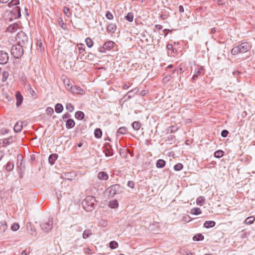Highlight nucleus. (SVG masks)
<instances>
[{"label": "nucleus", "mask_w": 255, "mask_h": 255, "mask_svg": "<svg viewBox=\"0 0 255 255\" xmlns=\"http://www.w3.org/2000/svg\"><path fill=\"white\" fill-rule=\"evenodd\" d=\"M95 199L91 196H88L83 201L84 208L87 211H92L95 207Z\"/></svg>", "instance_id": "1"}, {"label": "nucleus", "mask_w": 255, "mask_h": 255, "mask_svg": "<svg viewBox=\"0 0 255 255\" xmlns=\"http://www.w3.org/2000/svg\"><path fill=\"white\" fill-rule=\"evenodd\" d=\"M23 46L17 44L11 48V53L15 58H20L23 54Z\"/></svg>", "instance_id": "2"}, {"label": "nucleus", "mask_w": 255, "mask_h": 255, "mask_svg": "<svg viewBox=\"0 0 255 255\" xmlns=\"http://www.w3.org/2000/svg\"><path fill=\"white\" fill-rule=\"evenodd\" d=\"M41 230L47 233L50 231L53 228V221L52 219L49 218L48 219L43 221L40 224Z\"/></svg>", "instance_id": "3"}, {"label": "nucleus", "mask_w": 255, "mask_h": 255, "mask_svg": "<svg viewBox=\"0 0 255 255\" xmlns=\"http://www.w3.org/2000/svg\"><path fill=\"white\" fill-rule=\"evenodd\" d=\"M122 192L121 186L118 184L111 186L106 190V193L111 197L114 196L117 194H120Z\"/></svg>", "instance_id": "4"}, {"label": "nucleus", "mask_w": 255, "mask_h": 255, "mask_svg": "<svg viewBox=\"0 0 255 255\" xmlns=\"http://www.w3.org/2000/svg\"><path fill=\"white\" fill-rule=\"evenodd\" d=\"M16 39L18 44L22 45V46L26 44L28 42V39L27 35L22 31L17 33Z\"/></svg>", "instance_id": "5"}, {"label": "nucleus", "mask_w": 255, "mask_h": 255, "mask_svg": "<svg viewBox=\"0 0 255 255\" xmlns=\"http://www.w3.org/2000/svg\"><path fill=\"white\" fill-rule=\"evenodd\" d=\"M115 45V43L112 41H109L105 42L103 46L100 47L99 51L101 53H105L107 50H110L112 49Z\"/></svg>", "instance_id": "6"}, {"label": "nucleus", "mask_w": 255, "mask_h": 255, "mask_svg": "<svg viewBox=\"0 0 255 255\" xmlns=\"http://www.w3.org/2000/svg\"><path fill=\"white\" fill-rule=\"evenodd\" d=\"M240 51L241 53H245L250 50L252 45L248 42H243L239 45Z\"/></svg>", "instance_id": "7"}, {"label": "nucleus", "mask_w": 255, "mask_h": 255, "mask_svg": "<svg viewBox=\"0 0 255 255\" xmlns=\"http://www.w3.org/2000/svg\"><path fill=\"white\" fill-rule=\"evenodd\" d=\"M8 60V54L3 51H0V64H4Z\"/></svg>", "instance_id": "8"}, {"label": "nucleus", "mask_w": 255, "mask_h": 255, "mask_svg": "<svg viewBox=\"0 0 255 255\" xmlns=\"http://www.w3.org/2000/svg\"><path fill=\"white\" fill-rule=\"evenodd\" d=\"M26 229L28 233L33 236H36L37 235L35 227L32 225L30 222H28L26 224Z\"/></svg>", "instance_id": "9"}, {"label": "nucleus", "mask_w": 255, "mask_h": 255, "mask_svg": "<svg viewBox=\"0 0 255 255\" xmlns=\"http://www.w3.org/2000/svg\"><path fill=\"white\" fill-rule=\"evenodd\" d=\"M71 92L74 94L83 95L85 94V91L79 87L73 86L71 87Z\"/></svg>", "instance_id": "10"}, {"label": "nucleus", "mask_w": 255, "mask_h": 255, "mask_svg": "<svg viewBox=\"0 0 255 255\" xmlns=\"http://www.w3.org/2000/svg\"><path fill=\"white\" fill-rule=\"evenodd\" d=\"M11 13L14 15V18H18L21 16L20 9L18 6L14 7L11 11Z\"/></svg>", "instance_id": "11"}, {"label": "nucleus", "mask_w": 255, "mask_h": 255, "mask_svg": "<svg viewBox=\"0 0 255 255\" xmlns=\"http://www.w3.org/2000/svg\"><path fill=\"white\" fill-rule=\"evenodd\" d=\"M19 28V25L17 23H13L10 25L6 29L8 32L12 33L15 32Z\"/></svg>", "instance_id": "12"}, {"label": "nucleus", "mask_w": 255, "mask_h": 255, "mask_svg": "<svg viewBox=\"0 0 255 255\" xmlns=\"http://www.w3.org/2000/svg\"><path fill=\"white\" fill-rule=\"evenodd\" d=\"M7 229L5 221H0V234L4 233Z\"/></svg>", "instance_id": "13"}, {"label": "nucleus", "mask_w": 255, "mask_h": 255, "mask_svg": "<svg viewBox=\"0 0 255 255\" xmlns=\"http://www.w3.org/2000/svg\"><path fill=\"white\" fill-rule=\"evenodd\" d=\"M203 68L202 67H200L198 68V69H196L195 73L192 77V79L193 80L196 79L198 77V76L201 74V73L203 71Z\"/></svg>", "instance_id": "14"}, {"label": "nucleus", "mask_w": 255, "mask_h": 255, "mask_svg": "<svg viewBox=\"0 0 255 255\" xmlns=\"http://www.w3.org/2000/svg\"><path fill=\"white\" fill-rule=\"evenodd\" d=\"M98 177L100 180H107L109 178V176L106 172L101 171L98 173Z\"/></svg>", "instance_id": "15"}, {"label": "nucleus", "mask_w": 255, "mask_h": 255, "mask_svg": "<svg viewBox=\"0 0 255 255\" xmlns=\"http://www.w3.org/2000/svg\"><path fill=\"white\" fill-rule=\"evenodd\" d=\"M22 129V122H17L14 127V130L16 132H20Z\"/></svg>", "instance_id": "16"}, {"label": "nucleus", "mask_w": 255, "mask_h": 255, "mask_svg": "<svg viewBox=\"0 0 255 255\" xmlns=\"http://www.w3.org/2000/svg\"><path fill=\"white\" fill-rule=\"evenodd\" d=\"M57 157L58 155L56 154H51L48 158L49 163L51 165L53 164Z\"/></svg>", "instance_id": "17"}, {"label": "nucleus", "mask_w": 255, "mask_h": 255, "mask_svg": "<svg viewBox=\"0 0 255 255\" xmlns=\"http://www.w3.org/2000/svg\"><path fill=\"white\" fill-rule=\"evenodd\" d=\"M215 225V222L212 221H207L204 223V226L206 228L213 227Z\"/></svg>", "instance_id": "18"}, {"label": "nucleus", "mask_w": 255, "mask_h": 255, "mask_svg": "<svg viewBox=\"0 0 255 255\" xmlns=\"http://www.w3.org/2000/svg\"><path fill=\"white\" fill-rule=\"evenodd\" d=\"M165 165V161L163 159H158L156 163V166L157 168H163Z\"/></svg>", "instance_id": "19"}, {"label": "nucleus", "mask_w": 255, "mask_h": 255, "mask_svg": "<svg viewBox=\"0 0 255 255\" xmlns=\"http://www.w3.org/2000/svg\"><path fill=\"white\" fill-rule=\"evenodd\" d=\"M117 29V26L115 24L111 23L107 27V31L114 33Z\"/></svg>", "instance_id": "20"}, {"label": "nucleus", "mask_w": 255, "mask_h": 255, "mask_svg": "<svg viewBox=\"0 0 255 255\" xmlns=\"http://www.w3.org/2000/svg\"><path fill=\"white\" fill-rule=\"evenodd\" d=\"M75 126V122L72 119H69L67 121L66 126L68 128H72Z\"/></svg>", "instance_id": "21"}, {"label": "nucleus", "mask_w": 255, "mask_h": 255, "mask_svg": "<svg viewBox=\"0 0 255 255\" xmlns=\"http://www.w3.org/2000/svg\"><path fill=\"white\" fill-rule=\"evenodd\" d=\"M23 157L21 154H18L17 156V166L18 168L22 166L23 164L22 161Z\"/></svg>", "instance_id": "22"}, {"label": "nucleus", "mask_w": 255, "mask_h": 255, "mask_svg": "<svg viewBox=\"0 0 255 255\" xmlns=\"http://www.w3.org/2000/svg\"><path fill=\"white\" fill-rule=\"evenodd\" d=\"M63 110V106L61 104H57L55 107V110L57 113H60Z\"/></svg>", "instance_id": "23"}, {"label": "nucleus", "mask_w": 255, "mask_h": 255, "mask_svg": "<svg viewBox=\"0 0 255 255\" xmlns=\"http://www.w3.org/2000/svg\"><path fill=\"white\" fill-rule=\"evenodd\" d=\"M255 220V218L254 216H250L248 217L245 221V223L247 225L252 224Z\"/></svg>", "instance_id": "24"}, {"label": "nucleus", "mask_w": 255, "mask_h": 255, "mask_svg": "<svg viewBox=\"0 0 255 255\" xmlns=\"http://www.w3.org/2000/svg\"><path fill=\"white\" fill-rule=\"evenodd\" d=\"M75 116L78 120H82L84 118V114L81 111H78L75 113Z\"/></svg>", "instance_id": "25"}, {"label": "nucleus", "mask_w": 255, "mask_h": 255, "mask_svg": "<svg viewBox=\"0 0 255 255\" xmlns=\"http://www.w3.org/2000/svg\"><path fill=\"white\" fill-rule=\"evenodd\" d=\"M205 203V198L203 196L199 197L196 200V204L199 206H202Z\"/></svg>", "instance_id": "26"}, {"label": "nucleus", "mask_w": 255, "mask_h": 255, "mask_svg": "<svg viewBox=\"0 0 255 255\" xmlns=\"http://www.w3.org/2000/svg\"><path fill=\"white\" fill-rule=\"evenodd\" d=\"M109 206L112 208H116L118 207L119 204L117 200H114L110 202Z\"/></svg>", "instance_id": "27"}, {"label": "nucleus", "mask_w": 255, "mask_h": 255, "mask_svg": "<svg viewBox=\"0 0 255 255\" xmlns=\"http://www.w3.org/2000/svg\"><path fill=\"white\" fill-rule=\"evenodd\" d=\"M201 213V210L199 208H194L191 210V214L198 215Z\"/></svg>", "instance_id": "28"}, {"label": "nucleus", "mask_w": 255, "mask_h": 255, "mask_svg": "<svg viewBox=\"0 0 255 255\" xmlns=\"http://www.w3.org/2000/svg\"><path fill=\"white\" fill-rule=\"evenodd\" d=\"M132 127L134 130H138L141 127V124L139 122L135 121L132 123Z\"/></svg>", "instance_id": "29"}, {"label": "nucleus", "mask_w": 255, "mask_h": 255, "mask_svg": "<svg viewBox=\"0 0 255 255\" xmlns=\"http://www.w3.org/2000/svg\"><path fill=\"white\" fill-rule=\"evenodd\" d=\"M240 48L239 45L236 47H234L231 50V53L234 55H236L238 53H240Z\"/></svg>", "instance_id": "30"}, {"label": "nucleus", "mask_w": 255, "mask_h": 255, "mask_svg": "<svg viewBox=\"0 0 255 255\" xmlns=\"http://www.w3.org/2000/svg\"><path fill=\"white\" fill-rule=\"evenodd\" d=\"M85 42H86L87 46L89 48L92 47L94 44V42H93L92 39L89 37L86 38Z\"/></svg>", "instance_id": "31"}, {"label": "nucleus", "mask_w": 255, "mask_h": 255, "mask_svg": "<svg viewBox=\"0 0 255 255\" xmlns=\"http://www.w3.org/2000/svg\"><path fill=\"white\" fill-rule=\"evenodd\" d=\"M16 97L17 100L16 105L17 106H19L21 104L22 101L23 97L20 94H16Z\"/></svg>", "instance_id": "32"}, {"label": "nucleus", "mask_w": 255, "mask_h": 255, "mask_svg": "<svg viewBox=\"0 0 255 255\" xmlns=\"http://www.w3.org/2000/svg\"><path fill=\"white\" fill-rule=\"evenodd\" d=\"M94 134L96 137L97 138H100L101 137L102 135V132L101 129L100 128H96L95 130Z\"/></svg>", "instance_id": "33"}, {"label": "nucleus", "mask_w": 255, "mask_h": 255, "mask_svg": "<svg viewBox=\"0 0 255 255\" xmlns=\"http://www.w3.org/2000/svg\"><path fill=\"white\" fill-rule=\"evenodd\" d=\"M63 12H64V14L66 15V16L68 17H70L71 16V12L70 11V9L67 7H63Z\"/></svg>", "instance_id": "34"}, {"label": "nucleus", "mask_w": 255, "mask_h": 255, "mask_svg": "<svg viewBox=\"0 0 255 255\" xmlns=\"http://www.w3.org/2000/svg\"><path fill=\"white\" fill-rule=\"evenodd\" d=\"M91 235H92V232L90 230H86L84 231L83 234V238L84 239H86L89 237Z\"/></svg>", "instance_id": "35"}, {"label": "nucleus", "mask_w": 255, "mask_h": 255, "mask_svg": "<svg viewBox=\"0 0 255 255\" xmlns=\"http://www.w3.org/2000/svg\"><path fill=\"white\" fill-rule=\"evenodd\" d=\"M138 90L137 88L133 89L130 91H129L128 94V95L129 98H131L134 96L137 92Z\"/></svg>", "instance_id": "36"}, {"label": "nucleus", "mask_w": 255, "mask_h": 255, "mask_svg": "<svg viewBox=\"0 0 255 255\" xmlns=\"http://www.w3.org/2000/svg\"><path fill=\"white\" fill-rule=\"evenodd\" d=\"M214 155L217 158H220L224 155V152L221 150H218L215 152Z\"/></svg>", "instance_id": "37"}, {"label": "nucleus", "mask_w": 255, "mask_h": 255, "mask_svg": "<svg viewBox=\"0 0 255 255\" xmlns=\"http://www.w3.org/2000/svg\"><path fill=\"white\" fill-rule=\"evenodd\" d=\"M14 168V164L12 163L8 162L6 166V170L7 171H11Z\"/></svg>", "instance_id": "38"}, {"label": "nucleus", "mask_w": 255, "mask_h": 255, "mask_svg": "<svg viewBox=\"0 0 255 255\" xmlns=\"http://www.w3.org/2000/svg\"><path fill=\"white\" fill-rule=\"evenodd\" d=\"M204 239V237L201 234H198L196 236H194L193 238V240L195 241H202Z\"/></svg>", "instance_id": "39"}, {"label": "nucleus", "mask_w": 255, "mask_h": 255, "mask_svg": "<svg viewBox=\"0 0 255 255\" xmlns=\"http://www.w3.org/2000/svg\"><path fill=\"white\" fill-rule=\"evenodd\" d=\"M64 83L65 84V88L67 90H70L71 91V87H73V86H72L71 83H70V81L68 80H64Z\"/></svg>", "instance_id": "40"}, {"label": "nucleus", "mask_w": 255, "mask_h": 255, "mask_svg": "<svg viewBox=\"0 0 255 255\" xmlns=\"http://www.w3.org/2000/svg\"><path fill=\"white\" fill-rule=\"evenodd\" d=\"M126 18L127 20H128L129 22H131L133 20V14L131 12H128L127 16H126Z\"/></svg>", "instance_id": "41"}, {"label": "nucleus", "mask_w": 255, "mask_h": 255, "mask_svg": "<svg viewBox=\"0 0 255 255\" xmlns=\"http://www.w3.org/2000/svg\"><path fill=\"white\" fill-rule=\"evenodd\" d=\"M9 76V74H8V72L7 71H3L2 72V82H4L6 80L7 77H8Z\"/></svg>", "instance_id": "42"}, {"label": "nucleus", "mask_w": 255, "mask_h": 255, "mask_svg": "<svg viewBox=\"0 0 255 255\" xmlns=\"http://www.w3.org/2000/svg\"><path fill=\"white\" fill-rule=\"evenodd\" d=\"M110 248L114 249L118 247V244L116 241H111L109 244Z\"/></svg>", "instance_id": "43"}, {"label": "nucleus", "mask_w": 255, "mask_h": 255, "mask_svg": "<svg viewBox=\"0 0 255 255\" xmlns=\"http://www.w3.org/2000/svg\"><path fill=\"white\" fill-rule=\"evenodd\" d=\"M127 131V128H126L125 127H121L118 129L117 132L119 134H124L126 133Z\"/></svg>", "instance_id": "44"}, {"label": "nucleus", "mask_w": 255, "mask_h": 255, "mask_svg": "<svg viewBox=\"0 0 255 255\" xmlns=\"http://www.w3.org/2000/svg\"><path fill=\"white\" fill-rule=\"evenodd\" d=\"M66 109L70 112H72L74 111V106L71 103H68L66 105Z\"/></svg>", "instance_id": "45"}, {"label": "nucleus", "mask_w": 255, "mask_h": 255, "mask_svg": "<svg viewBox=\"0 0 255 255\" xmlns=\"http://www.w3.org/2000/svg\"><path fill=\"white\" fill-rule=\"evenodd\" d=\"M19 229V225L17 223H13L11 226V229L13 231H16Z\"/></svg>", "instance_id": "46"}, {"label": "nucleus", "mask_w": 255, "mask_h": 255, "mask_svg": "<svg viewBox=\"0 0 255 255\" xmlns=\"http://www.w3.org/2000/svg\"><path fill=\"white\" fill-rule=\"evenodd\" d=\"M183 168V165L181 163H178L174 165V169L176 171H180Z\"/></svg>", "instance_id": "47"}, {"label": "nucleus", "mask_w": 255, "mask_h": 255, "mask_svg": "<svg viewBox=\"0 0 255 255\" xmlns=\"http://www.w3.org/2000/svg\"><path fill=\"white\" fill-rule=\"evenodd\" d=\"M106 17H107V18H108V19H110V20L113 19V15L112 14V13L109 11H108L106 12Z\"/></svg>", "instance_id": "48"}, {"label": "nucleus", "mask_w": 255, "mask_h": 255, "mask_svg": "<svg viewBox=\"0 0 255 255\" xmlns=\"http://www.w3.org/2000/svg\"><path fill=\"white\" fill-rule=\"evenodd\" d=\"M59 23L62 29H66V25L61 18L59 20Z\"/></svg>", "instance_id": "49"}, {"label": "nucleus", "mask_w": 255, "mask_h": 255, "mask_svg": "<svg viewBox=\"0 0 255 255\" xmlns=\"http://www.w3.org/2000/svg\"><path fill=\"white\" fill-rule=\"evenodd\" d=\"M113 154L112 151L110 149H107L105 151V155L107 157L112 156Z\"/></svg>", "instance_id": "50"}, {"label": "nucleus", "mask_w": 255, "mask_h": 255, "mask_svg": "<svg viewBox=\"0 0 255 255\" xmlns=\"http://www.w3.org/2000/svg\"><path fill=\"white\" fill-rule=\"evenodd\" d=\"M19 3V0H12L9 3L8 5L11 6V5H16Z\"/></svg>", "instance_id": "51"}, {"label": "nucleus", "mask_w": 255, "mask_h": 255, "mask_svg": "<svg viewBox=\"0 0 255 255\" xmlns=\"http://www.w3.org/2000/svg\"><path fill=\"white\" fill-rule=\"evenodd\" d=\"M46 113L49 115H52L54 113L53 109L51 107H48L46 110Z\"/></svg>", "instance_id": "52"}, {"label": "nucleus", "mask_w": 255, "mask_h": 255, "mask_svg": "<svg viewBox=\"0 0 255 255\" xmlns=\"http://www.w3.org/2000/svg\"><path fill=\"white\" fill-rule=\"evenodd\" d=\"M228 133L229 131L227 130L224 129L221 132V136L223 137H226L227 136Z\"/></svg>", "instance_id": "53"}, {"label": "nucleus", "mask_w": 255, "mask_h": 255, "mask_svg": "<svg viewBox=\"0 0 255 255\" xmlns=\"http://www.w3.org/2000/svg\"><path fill=\"white\" fill-rule=\"evenodd\" d=\"M128 186L132 189L134 188V182L132 181H129L128 183Z\"/></svg>", "instance_id": "54"}, {"label": "nucleus", "mask_w": 255, "mask_h": 255, "mask_svg": "<svg viewBox=\"0 0 255 255\" xmlns=\"http://www.w3.org/2000/svg\"><path fill=\"white\" fill-rule=\"evenodd\" d=\"M177 130V128H176L175 126H171V127H169V128L168 129V130L169 131L170 130L171 132H174V131H176Z\"/></svg>", "instance_id": "55"}, {"label": "nucleus", "mask_w": 255, "mask_h": 255, "mask_svg": "<svg viewBox=\"0 0 255 255\" xmlns=\"http://www.w3.org/2000/svg\"><path fill=\"white\" fill-rule=\"evenodd\" d=\"M181 254L182 255H192V254L191 252L185 250H183L181 252Z\"/></svg>", "instance_id": "56"}, {"label": "nucleus", "mask_w": 255, "mask_h": 255, "mask_svg": "<svg viewBox=\"0 0 255 255\" xmlns=\"http://www.w3.org/2000/svg\"><path fill=\"white\" fill-rule=\"evenodd\" d=\"M30 93L33 97H36V93L31 87H30Z\"/></svg>", "instance_id": "57"}, {"label": "nucleus", "mask_w": 255, "mask_h": 255, "mask_svg": "<svg viewBox=\"0 0 255 255\" xmlns=\"http://www.w3.org/2000/svg\"><path fill=\"white\" fill-rule=\"evenodd\" d=\"M85 253L88 255H90L92 254V251L89 248H86L85 249Z\"/></svg>", "instance_id": "58"}, {"label": "nucleus", "mask_w": 255, "mask_h": 255, "mask_svg": "<svg viewBox=\"0 0 255 255\" xmlns=\"http://www.w3.org/2000/svg\"><path fill=\"white\" fill-rule=\"evenodd\" d=\"M167 48L168 50H172V51L174 52V49L173 48V46L171 44H168L167 45Z\"/></svg>", "instance_id": "59"}, {"label": "nucleus", "mask_w": 255, "mask_h": 255, "mask_svg": "<svg viewBox=\"0 0 255 255\" xmlns=\"http://www.w3.org/2000/svg\"><path fill=\"white\" fill-rule=\"evenodd\" d=\"M129 87V83H125L123 87V88L125 90H126L128 88V87Z\"/></svg>", "instance_id": "60"}, {"label": "nucleus", "mask_w": 255, "mask_h": 255, "mask_svg": "<svg viewBox=\"0 0 255 255\" xmlns=\"http://www.w3.org/2000/svg\"><path fill=\"white\" fill-rule=\"evenodd\" d=\"M217 3L219 5H222L225 3V2L222 0H218Z\"/></svg>", "instance_id": "61"}, {"label": "nucleus", "mask_w": 255, "mask_h": 255, "mask_svg": "<svg viewBox=\"0 0 255 255\" xmlns=\"http://www.w3.org/2000/svg\"><path fill=\"white\" fill-rule=\"evenodd\" d=\"M178 8L180 12H183L184 11V8L182 5H180Z\"/></svg>", "instance_id": "62"}, {"label": "nucleus", "mask_w": 255, "mask_h": 255, "mask_svg": "<svg viewBox=\"0 0 255 255\" xmlns=\"http://www.w3.org/2000/svg\"><path fill=\"white\" fill-rule=\"evenodd\" d=\"M155 28L158 30H160L162 28V26L161 25L157 24L155 25Z\"/></svg>", "instance_id": "63"}, {"label": "nucleus", "mask_w": 255, "mask_h": 255, "mask_svg": "<svg viewBox=\"0 0 255 255\" xmlns=\"http://www.w3.org/2000/svg\"><path fill=\"white\" fill-rule=\"evenodd\" d=\"M28 255V253L27 252V251L26 250L23 251L21 254V255Z\"/></svg>", "instance_id": "64"}]
</instances>
